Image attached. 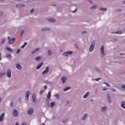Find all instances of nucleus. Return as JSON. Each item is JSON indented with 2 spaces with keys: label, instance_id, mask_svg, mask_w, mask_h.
<instances>
[{
  "label": "nucleus",
  "instance_id": "55",
  "mask_svg": "<svg viewBox=\"0 0 125 125\" xmlns=\"http://www.w3.org/2000/svg\"><path fill=\"white\" fill-rule=\"evenodd\" d=\"M21 6H25V5L21 4Z\"/></svg>",
  "mask_w": 125,
  "mask_h": 125
},
{
  "label": "nucleus",
  "instance_id": "37",
  "mask_svg": "<svg viewBox=\"0 0 125 125\" xmlns=\"http://www.w3.org/2000/svg\"><path fill=\"white\" fill-rule=\"evenodd\" d=\"M43 92H44V91H43V90H42L41 91H40V94H42Z\"/></svg>",
  "mask_w": 125,
  "mask_h": 125
},
{
  "label": "nucleus",
  "instance_id": "9",
  "mask_svg": "<svg viewBox=\"0 0 125 125\" xmlns=\"http://www.w3.org/2000/svg\"><path fill=\"white\" fill-rule=\"evenodd\" d=\"M43 65V62H41L37 66L36 69L37 70H39V69H41L42 66Z\"/></svg>",
  "mask_w": 125,
  "mask_h": 125
},
{
  "label": "nucleus",
  "instance_id": "3",
  "mask_svg": "<svg viewBox=\"0 0 125 125\" xmlns=\"http://www.w3.org/2000/svg\"><path fill=\"white\" fill-rule=\"evenodd\" d=\"M101 55L102 57H104V56L105 55V53H104V46L102 45L101 48Z\"/></svg>",
  "mask_w": 125,
  "mask_h": 125
},
{
  "label": "nucleus",
  "instance_id": "40",
  "mask_svg": "<svg viewBox=\"0 0 125 125\" xmlns=\"http://www.w3.org/2000/svg\"><path fill=\"white\" fill-rule=\"evenodd\" d=\"M55 97H56L57 99H58L59 98V95H55Z\"/></svg>",
  "mask_w": 125,
  "mask_h": 125
},
{
  "label": "nucleus",
  "instance_id": "13",
  "mask_svg": "<svg viewBox=\"0 0 125 125\" xmlns=\"http://www.w3.org/2000/svg\"><path fill=\"white\" fill-rule=\"evenodd\" d=\"M6 50H8V51H9V52H13V50L11 49V48L9 47H6Z\"/></svg>",
  "mask_w": 125,
  "mask_h": 125
},
{
  "label": "nucleus",
  "instance_id": "44",
  "mask_svg": "<svg viewBox=\"0 0 125 125\" xmlns=\"http://www.w3.org/2000/svg\"><path fill=\"white\" fill-rule=\"evenodd\" d=\"M21 125H27V124L25 123H22Z\"/></svg>",
  "mask_w": 125,
  "mask_h": 125
},
{
  "label": "nucleus",
  "instance_id": "22",
  "mask_svg": "<svg viewBox=\"0 0 125 125\" xmlns=\"http://www.w3.org/2000/svg\"><path fill=\"white\" fill-rule=\"evenodd\" d=\"M86 117H87V114H85L83 116V117L82 118V120H83V121H84V120H85V118H86Z\"/></svg>",
  "mask_w": 125,
  "mask_h": 125
},
{
  "label": "nucleus",
  "instance_id": "58",
  "mask_svg": "<svg viewBox=\"0 0 125 125\" xmlns=\"http://www.w3.org/2000/svg\"><path fill=\"white\" fill-rule=\"evenodd\" d=\"M16 125H19V124L18 123V122L16 123Z\"/></svg>",
  "mask_w": 125,
  "mask_h": 125
},
{
  "label": "nucleus",
  "instance_id": "49",
  "mask_svg": "<svg viewBox=\"0 0 125 125\" xmlns=\"http://www.w3.org/2000/svg\"><path fill=\"white\" fill-rule=\"evenodd\" d=\"M122 88H124L125 89V85H123Z\"/></svg>",
  "mask_w": 125,
  "mask_h": 125
},
{
  "label": "nucleus",
  "instance_id": "27",
  "mask_svg": "<svg viewBox=\"0 0 125 125\" xmlns=\"http://www.w3.org/2000/svg\"><path fill=\"white\" fill-rule=\"evenodd\" d=\"M70 88H71V87H67L64 89L63 91H67V90H69V89H70Z\"/></svg>",
  "mask_w": 125,
  "mask_h": 125
},
{
  "label": "nucleus",
  "instance_id": "62",
  "mask_svg": "<svg viewBox=\"0 0 125 125\" xmlns=\"http://www.w3.org/2000/svg\"><path fill=\"white\" fill-rule=\"evenodd\" d=\"M90 2H91V3H92V1H90Z\"/></svg>",
  "mask_w": 125,
  "mask_h": 125
},
{
  "label": "nucleus",
  "instance_id": "19",
  "mask_svg": "<svg viewBox=\"0 0 125 125\" xmlns=\"http://www.w3.org/2000/svg\"><path fill=\"white\" fill-rule=\"evenodd\" d=\"M88 95H89V92H87L84 96H83V98H86V97H87V96H88Z\"/></svg>",
  "mask_w": 125,
  "mask_h": 125
},
{
  "label": "nucleus",
  "instance_id": "2",
  "mask_svg": "<svg viewBox=\"0 0 125 125\" xmlns=\"http://www.w3.org/2000/svg\"><path fill=\"white\" fill-rule=\"evenodd\" d=\"M10 37H8V40H9L8 43L9 44H12V43H14V41H15V38H11Z\"/></svg>",
  "mask_w": 125,
  "mask_h": 125
},
{
  "label": "nucleus",
  "instance_id": "25",
  "mask_svg": "<svg viewBox=\"0 0 125 125\" xmlns=\"http://www.w3.org/2000/svg\"><path fill=\"white\" fill-rule=\"evenodd\" d=\"M23 34H24V30H22L20 32V37H21V38H22V36H23Z\"/></svg>",
  "mask_w": 125,
  "mask_h": 125
},
{
  "label": "nucleus",
  "instance_id": "6",
  "mask_svg": "<svg viewBox=\"0 0 125 125\" xmlns=\"http://www.w3.org/2000/svg\"><path fill=\"white\" fill-rule=\"evenodd\" d=\"M46 20H47V21L49 22H51V23H54V22H55V19L53 18H48L46 19Z\"/></svg>",
  "mask_w": 125,
  "mask_h": 125
},
{
  "label": "nucleus",
  "instance_id": "30",
  "mask_svg": "<svg viewBox=\"0 0 125 125\" xmlns=\"http://www.w3.org/2000/svg\"><path fill=\"white\" fill-rule=\"evenodd\" d=\"M113 34H123V32L122 31H118L116 33H113Z\"/></svg>",
  "mask_w": 125,
  "mask_h": 125
},
{
  "label": "nucleus",
  "instance_id": "48",
  "mask_svg": "<svg viewBox=\"0 0 125 125\" xmlns=\"http://www.w3.org/2000/svg\"><path fill=\"white\" fill-rule=\"evenodd\" d=\"M111 91H116V89H111Z\"/></svg>",
  "mask_w": 125,
  "mask_h": 125
},
{
  "label": "nucleus",
  "instance_id": "59",
  "mask_svg": "<svg viewBox=\"0 0 125 125\" xmlns=\"http://www.w3.org/2000/svg\"><path fill=\"white\" fill-rule=\"evenodd\" d=\"M77 11V9H75V11H74L73 12H76Z\"/></svg>",
  "mask_w": 125,
  "mask_h": 125
},
{
  "label": "nucleus",
  "instance_id": "4",
  "mask_svg": "<svg viewBox=\"0 0 125 125\" xmlns=\"http://www.w3.org/2000/svg\"><path fill=\"white\" fill-rule=\"evenodd\" d=\"M49 71V67H46L45 70L42 72V75H44L45 74H47V73H48Z\"/></svg>",
  "mask_w": 125,
  "mask_h": 125
},
{
  "label": "nucleus",
  "instance_id": "64",
  "mask_svg": "<svg viewBox=\"0 0 125 125\" xmlns=\"http://www.w3.org/2000/svg\"><path fill=\"white\" fill-rule=\"evenodd\" d=\"M15 125H16V123H15Z\"/></svg>",
  "mask_w": 125,
  "mask_h": 125
},
{
  "label": "nucleus",
  "instance_id": "8",
  "mask_svg": "<svg viewBox=\"0 0 125 125\" xmlns=\"http://www.w3.org/2000/svg\"><path fill=\"white\" fill-rule=\"evenodd\" d=\"M72 51L65 52L63 54V55H64V56H68L69 54H72Z\"/></svg>",
  "mask_w": 125,
  "mask_h": 125
},
{
  "label": "nucleus",
  "instance_id": "54",
  "mask_svg": "<svg viewBox=\"0 0 125 125\" xmlns=\"http://www.w3.org/2000/svg\"><path fill=\"white\" fill-rule=\"evenodd\" d=\"M117 11H118V12H119V11H122V10H121V9H118V10H117Z\"/></svg>",
  "mask_w": 125,
  "mask_h": 125
},
{
  "label": "nucleus",
  "instance_id": "36",
  "mask_svg": "<svg viewBox=\"0 0 125 125\" xmlns=\"http://www.w3.org/2000/svg\"><path fill=\"white\" fill-rule=\"evenodd\" d=\"M36 98V95L35 94H33L32 95V99Z\"/></svg>",
  "mask_w": 125,
  "mask_h": 125
},
{
  "label": "nucleus",
  "instance_id": "60",
  "mask_svg": "<svg viewBox=\"0 0 125 125\" xmlns=\"http://www.w3.org/2000/svg\"><path fill=\"white\" fill-rule=\"evenodd\" d=\"M123 4H125V1L123 2Z\"/></svg>",
  "mask_w": 125,
  "mask_h": 125
},
{
  "label": "nucleus",
  "instance_id": "29",
  "mask_svg": "<svg viewBox=\"0 0 125 125\" xmlns=\"http://www.w3.org/2000/svg\"><path fill=\"white\" fill-rule=\"evenodd\" d=\"M49 28H44L42 29V31H49Z\"/></svg>",
  "mask_w": 125,
  "mask_h": 125
},
{
  "label": "nucleus",
  "instance_id": "42",
  "mask_svg": "<svg viewBox=\"0 0 125 125\" xmlns=\"http://www.w3.org/2000/svg\"><path fill=\"white\" fill-rule=\"evenodd\" d=\"M33 12H34V9H32L30 10V13H33Z\"/></svg>",
  "mask_w": 125,
  "mask_h": 125
},
{
  "label": "nucleus",
  "instance_id": "20",
  "mask_svg": "<svg viewBox=\"0 0 125 125\" xmlns=\"http://www.w3.org/2000/svg\"><path fill=\"white\" fill-rule=\"evenodd\" d=\"M54 106H55V103H54V102H52V103H51V105H50L51 108H53V107H54Z\"/></svg>",
  "mask_w": 125,
  "mask_h": 125
},
{
  "label": "nucleus",
  "instance_id": "17",
  "mask_svg": "<svg viewBox=\"0 0 125 125\" xmlns=\"http://www.w3.org/2000/svg\"><path fill=\"white\" fill-rule=\"evenodd\" d=\"M125 101L122 102L121 107H122V108H123V109L125 108Z\"/></svg>",
  "mask_w": 125,
  "mask_h": 125
},
{
  "label": "nucleus",
  "instance_id": "35",
  "mask_svg": "<svg viewBox=\"0 0 125 125\" xmlns=\"http://www.w3.org/2000/svg\"><path fill=\"white\" fill-rule=\"evenodd\" d=\"M33 102H34V103H36V102H37V99L36 98L33 99Z\"/></svg>",
  "mask_w": 125,
  "mask_h": 125
},
{
  "label": "nucleus",
  "instance_id": "28",
  "mask_svg": "<svg viewBox=\"0 0 125 125\" xmlns=\"http://www.w3.org/2000/svg\"><path fill=\"white\" fill-rule=\"evenodd\" d=\"M41 58H42V57H37V58H36L35 59V60H36V61H40V60H41Z\"/></svg>",
  "mask_w": 125,
  "mask_h": 125
},
{
  "label": "nucleus",
  "instance_id": "46",
  "mask_svg": "<svg viewBox=\"0 0 125 125\" xmlns=\"http://www.w3.org/2000/svg\"><path fill=\"white\" fill-rule=\"evenodd\" d=\"M107 88H106V87H104V89H103V90L104 91H105V90H107Z\"/></svg>",
  "mask_w": 125,
  "mask_h": 125
},
{
  "label": "nucleus",
  "instance_id": "18",
  "mask_svg": "<svg viewBox=\"0 0 125 125\" xmlns=\"http://www.w3.org/2000/svg\"><path fill=\"white\" fill-rule=\"evenodd\" d=\"M5 76V73H0V78H3Z\"/></svg>",
  "mask_w": 125,
  "mask_h": 125
},
{
  "label": "nucleus",
  "instance_id": "53",
  "mask_svg": "<svg viewBox=\"0 0 125 125\" xmlns=\"http://www.w3.org/2000/svg\"><path fill=\"white\" fill-rule=\"evenodd\" d=\"M26 44H27V42H24V46H25V45H26Z\"/></svg>",
  "mask_w": 125,
  "mask_h": 125
},
{
  "label": "nucleus",
  "instance_id": "7",
  "mask_svg": "<svg viewBox=\"0 0 125 125\" xmlns=\"http://www.w3.org/2000/svg\"><path fill=\"white\" fill-rule=\"evenodd\" d=\"M34 113V109L33 108H30L28 111H27V114L28 115H32Z\"/></svg>",
  "mask_w": 125,
  "mask_h": 125
},
{
  "label": "nucleus",
  "instance_id": "33",
  "mask_svg": "<svg viewBox=\"0 0 125 125\" xmlns=\"http://www.w3.org/2000/svg\"><path fill=\"white\" fill-rule=\"evenodd\" d=\"M96 7H97V6L96 5H94V6H93L91 7V9H94V8H96Z\"/></svg>",
  "mask_w": 125,
  "mask_h": 125
},
{
  "label": "nucleus",
  "instance_id": "43",
  "mask_svg": "<svg viewBox=\"0 0 125 125\" xmlns=\"http://www.w3.org/2000/svg\"><path fill=\"white\" fill-rule=\"evenodd\" d=\"M105 83V84H106V85H107V86H110V84H108V83Z\"/></svg>",
  "mask_w": 125,
  "mask_h": 125
},
{
  "label": "nucleus",
  "instance_id": "56",
  "mask_svg": "<svg viewBox=\"0 0 125 125\" xmlns=\"http://www.w3.org/2000/svg\"><path fill=\"white\" fill-rule=\"evenodd\" d=\"M0 102H1V97H0Z\"/></svg>",
  "mask_w": 125,
  "mask_h": 125
},
{
  "label": "nucleus",
  "instance_id": "51",
  "mask_svg": "<svg viewBox=\"0 0 125 125\" xmlns=\"http://www.w3.org/2000/svg\"><path fill=\"white\" fill-rule=\"evenodd\" d=\"M99 80H101V78H98V79H96V81H99Z\"/></svg>",
  "mask_w": 125,
  "mask_h": 125
},
{
  "label": "nucleus",
  "instance_id": "11",
  "mask_svg": "<svg viewBox=\"0 0 125 125\" xmlns=\"http://www.w3.org/2000/svg\"><path fill=\"white\" fill-rule=\"evenodd\" d=\"M62 81L63 83H66V81H67V77H62Z\"/></svg>",
  "mask_w": 125,
  "mask_h": 125
},
{
  "label": "nucleus",
  "instance_id": "21",
  "mask_svg": "<svg viewBox=\"0 0 125 125\" xmlns=\"http://www.w3.org/2000/svg\"><path fill=\"white\" fill-rule=\"evenodd\" d=\"M39 50H40V49L39 48L36 49L33 51H32V54H34V53H35V52H37V51H39Z\"/></svg>",
  "mask_w": 125,
  "mask_h": 125
},
{
  "label": "nucleus",
  "instance_id": "61",
  "mask_svg": "<svg viewBox=\"0 0 125 125\" xmlns=\"http://www.w3.org/2000/svg\"><path fill=\"white\" fill-rule=\"evenodd\" d=\"M66 103H67V104H68V103H69V102H68V101H67V102H66Z\"/></svg>",
  "mask_w": 125,
  "mask_h": 125
},
{
  "label": "nucleus",
  "instance_id": "10",
  "mask_svg": "<svg viewBox=\"0 0 125 125\" xmlns=\"http://www.w3.org/2000/svg\"><path fill=\"white\" fill-rule=\"evenodd\" d=\"M30 91H27L25 94V96L27 98V100H29V96H30Z\"/></svg>",
  "mask_w": 125,
  "mask_h": 125
},
{
  "label": "nucleus",
  "instance_id": "14",
  "mask_svg": "<svg viewBox=\"0 0 125 125\" xmlns=\"http://www.w3.org/2000/svg\"><path fill=\"white\" fill-rule=\"evenodd\" d=\"M17 68L19 70H21L22 69V66L21 65H20V64H17Z\"/></svg>",
  "mask_w": 125,
  "mask_h": 125
},
{
  "label": "nucleus",
  "instance_id": "52",
  "mask_svg": "<svg viewBox=\"0 0 125 125\" xmlns=\"http://www.w3.org/2000/svg\"><path fill=\"white\" fill-rule=\"evenodd\" d=\"M24 47H25L24 45H23L22 46H21V48H24Z\"/></svg>",
  "mask_w": 125,
  "mask_h": 125
},
{
  "label": "nucleus",
  "instance_id": "26",
  "mask_svg": "<svg viewBox=\"0 0 125 125\" xmlns=\"http://www.w3.org/2000/svg\"><path fill=\"white\" fill-rule=\"evenodd\" d=\"M13 115L14 117H16V110H14V111L13 112Z\"/></svg>",
  "mask_w": 125,
  "mask_h": 125
},
{
  "label": "nucleus",
  "instance_id": "24",
  "mask_svg": "<svg viewBox=\"0 0 125 125\" xmlns=\"http://www.w3.org/2000/svg\"><path fill=\"white\" fill-rule=\"evenodd\" d=\"M100 9H101V10H102V11H106V10H107V8H103V7L100 8Z\"/></svg>",
  "mask_w": 125,
  "mask_h": 125
},
{
  "label": "nucleus",
  "instance_id": "63",
  "mask_svg": "<svg viewBox=\"0 0 125 125\" xmlns=\"http://www.w3.org/2000/svg\"><path fill=\"white\" fill-rule=\"evenodd\" d=\"M17 6H18V5H17Z\"/></svg>",
  "mask_w": 125,
  "mask_h": 125
},
{
  "label": "nucleus",
  "instance_id": "15",
  "mask_svg": "<svg viewBox=\"0 0 125 125\" xmlns=\"http://www.w3.org/2000/svg\"><path fill=\"white\" fill-rule=\"evenodd\" d=\"M50 96H51V92L49 91L47 94V98L49 99V98H50Z\"/></svg>",
  "mask_w": 125,
  "mask_h": 125
},
{
  "label": "nucleus",
  "instance_id": "1",
  "mask_svg": "<svg viewBox=\"0 0 125 125\" xmlns=\"http://www.w3.org/2000/svg\"><path fill=\"white\" fill-rule=\"evenodd\" d=\"M94 43H95V42L94 41H93L89 47V51L90 52H91V51H92L93 49H94Z\"/></svg>",
  "mask_w": 125,
  "mask_h": 125
},
{
  "label": "nucleus",
  "instance_id": "38",
  "mask_svg": "<svg viewBox=\"0 0 125 125\" xmlns=\"http://www.w3.org/2000/svg\"><path fill=\"white\" fill-rule=\"evenodd\" d=\"M48 55H51V51H48Z\"/></svg>",
  "mask_w": 125,
  "mask_h": 125
},
{
  "label": "nucleus",
  "instance_id": "31",
  "mask_svg": "<svg viewBox=\"0 0 125 125\" xmlns=\"http://www.w3.org/2000/svg\"><path fill=\"white\" fill-rule=\"evenodd\" d=\"M107 95H108V100L109 102V103H111V98H110V95L109 94H108Z\"/></svg>",
  "mask_w": 125,
  "mask_h": 125
},
{
  "label": "nucleus",
  "instance_id": "57",
  "mask_svg": "<svg viewBox=\"0 0 125 125\" xmlns=\"http://www.w3.org/2000/svg\"><path fill=\"white\" fill-rule=\"evenodd\" d=\"M16 116L17 117V116H18V113H17V111H16Z\"/></svg>",
  "mask_w": 125,
  "mask_h": 125
},
{
  "label": "nucleus",
  "instance_id": "16",
  "mask_svg": "<svg viewBox=\"0 0 125 125\" xmlns=\"http://www.w3.org/2000/svg\"><path fill=\"white\" fill-rule=\"evenodd\" d=\"M6 58H11V54L9 53H7L6 54Z\"/></svg>",
  "mask_w": 125,
  "mask_h": 125
},
{
  "label": "nucleus",
  "instance_id": "12",
  "mask_svg": "<svg viewBox=\"0 0 125 125\" xmlns=\"http://www.w3.org/2000/svg\"><path fill=\"white\" fill-rule=\"evenodd\" d=\"M3 118H4V113H2L0 116V122H2V121H3Z\"/></svg>",
  "mask_w": 125,
  "mask_h": 125
},
{
  "label": "nucleus",
  "instance_id": "50",
  "mask_svg": "<svg viewBox=\"0 0 125 125\" xmlns=\"http://www.w3.org/2000/svg\"><path fill=\"white\" fill-rule=\"evenodd\" d=\"M85 33H86V31H83L82 34H85Z\"/></svg>",
  "mask_w": 125,
  "mask_h": 125
},
{
  "label": "nucleus",
  "instance_id": "34",
  "mask_svg": "<svg viewBox=\"0 0 125 125\" xmlns=\"http://www.w3.org/2000/svg\"><path fill=\"white\" fill-rule=\"evenodd\" d=\"M14 105V104L13 103V102H12L10 104V107L11 108H12V107H13V106Z\"/></svg>",
  "mask_w": 125,
  "mask_h": 125
},
{
  "label": "nucleus",
  "instance_id": "41",
  "mask_svg": "<svg viewBox=\"0 0 125 125\" xmlns=\"http://www.w3.org/2000/svg\"><path fill=\"white\" fill-rule=\"evenodd\" d=\"M66 122H67V120H63L62 121V123H63V124H65V123H66Z\"/></svg>",
  "mask_w": 125,
  "mask_h": 125
},
{
  "label": "nucleus",
  "instance_id": "23",
  "mask_svg": "<svg viewBox=\"0 0 125 125\" xmlns=\"http://www.w3.org/2000/svg\"><path fill=\"white\" fill-rule=\"evenodd\" d=\"M106 110H107V107L106 106L103 107L102 109L103 112H105Z\"/></svg>",
  "mask_w": 125,
  "mask_h": 125
},
{
  "label": "nucleus",
  "instance_id": "47",
  "mask_svg": "<svg viewBox=\"0 0 125 125\" xmlns=\"http://www.w3.org/2000/svg\"><path fill=\"white\" fill-rule=\"evenodd\" d=\"M1 60V54L0 53V61Z\"/></svg>",
  "mask_w": 125,
  "mask_h": 125
},
{
  "label": "nucleus",
  "instance_id": "45",
  "mask_svg": "<svg viewBox=\"0 0 125 125\" xmlns=\"http://www.w3.org/2000/svg\"><path fill=\"white\" fill-rule=\"evenodd\" d=\"M44 89H46L47 88V86L45 85V86H44Z\"/></svg>",
  "mask_w": 125,
  "mask_h": 125
},
{
  "label": "nucleus",
  "instance_id": "5",
  "mask_svg": "<svg viewBox=\"0 0 125 125\" xmlns=\"http://www.w3.org/2000/svg\"><path fill=\"white\" fill-rule=\"evenodd\" d=\"M7 76L8 78H10V77H11V71L10 70V69L7 70Z\"/></svg>",
  "mask_w": 125,
  "mask_h": 125
},
{
  "label": "nucleus",
  "instance_id": "32",
  "mask_svg": "<svg viewBox=\"0 0 125 125\" xmlns=\"http://www.w3.org/2000/svg\"><path fill=\"white\" fill-rule=\"evenodd\" d=\"M5 42V39H3L1 41V43L2 44V43H4V42Z\"/></svg>",
  "mask_w": 125,
  "mask_h": 125
},
{
  "label": "nucleus",
  "instance_id": "39",
  "mask_svg": "<svg viewBox=\"0 0 125 125\" xmlns=\"http://www.w3.org/2000/svg\"><path fill=\"white\" fill-rule=\"evenodd\" d=\"M20 49H18L17 51V54H19V53H20Z\"/></svg>",
  "mask_w": 125,
  "mask_h": 125
}]
</instances>
